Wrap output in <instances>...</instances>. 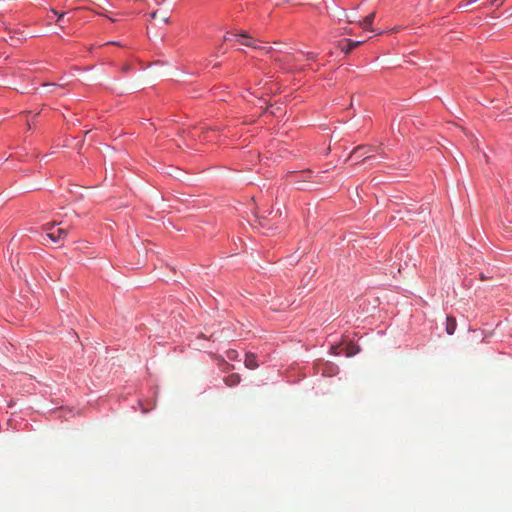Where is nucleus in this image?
I'll return each mask as SVG.
<instances>
[{"mask_svg": "<svg viewBox=\"0 0 512 512\" xmlns=\"http://www.w3.org/2000/svg\"><path fill=\"white\" fill-rule=\"evenodd\" d=\"M267 52H269L271 50V47H268V48H264Z\"/></svg>", "mask_w": 512, "mask_h": 512, "instance_id": "20", "label": "nucleus"}, {"mask_svg": "<svg viewBox=\"0 0 512 512\" xmlns=\"http://www.w3.org/2000/svg\"><path fill=\"white\" fill-rule=\"evenodd\" d=\"M331 350H332V353H334V354H336V355L340 353V352L338 351V350H339V347H338V346H332V347H331Z\"/></svg>", "mask_w": 512, "mask_h": 512, "instance_id": "12", "label": "nucleus"}, {"mask_svg": "<svg viewBox=\"0 0 512 512\" xmlns=\"http://www.w3.org/2000/svg\"><path fill=\"white\" fill-rule=\"evenodd\" d=\"M477 0H469L465 4L461 5L463 8L469 7L472 3H475Z\"/></svg>", "mask_w": 512, "mask_h": 512, "instance_id": "11", "label": "nucleus"}, {"mask_svg": "<svg viewBox=\"0 0 512 512\" xmlns=\"http://www.w3.org/2000/svg\"><path fill=\"white\" fill-rule=\"evenodd\" d=\"M364 41H353V40H347L348 47L347 49H343L345 53H349L354 48L358 47L360 44H362Z\"/></svg>", "mask_w": 512, "mask_h": 512, "instance_id": "7", "label": "nucleus"}, {"mask_svg": "<svg viewBox=\"0 0 512 512\" xmlns=\"http://www.w3.org/2000/svg\"><path fill=\"white\" fill-rule=\"evenodd\" d=\"M344 32L346 34H352V30L350 28H344Z\"/></svg>", "mask_w": 512, "mask_h": 512, "instance_id": "17", "label": "nucleus"}, {"mask_svg": "<svg viewBox=\"0 0 512 512\" xmlns=\"http://www.w3.org/2000/svg\"><path fill=\"white\" fill-rule=\"evenodd\" d=\"M235 354H236V351H230V352L228 353V357H229L230 359H232V358H234V355H235Z\"/></svg>", "mask_w": 512, "mask_h": 512, "instance_id": "15", "label": "nucleus"}, {"mask_svg": "<svg viewBox=\"0 0 512 512\" xmlns=\"http://www.w3.org/2000/svg\"><path fill=\"white\" fill-rule=\"evenodd\" d=\"M359 352V349L358 348H355V346L351 345L349 346L347 349H346V356H353L355 355L356 353Z\"/></svg>", "mask_w": 512, "mask_h": 512, "instance_id": "8", "label": "nucleus"}, {"mask_svg": "<svg viewBox=\"0 0 512 512\" xmlns=\"http://www.w3.org/2000/svg\"><path fill=\"white\" fill-rule=\"evenodd\" d=\"M158 15V12L157 11H154L151 13V18L155 19Z\"/></svg>", "mask_w": 512, "mask_h": 512, "instance_id": "16", "label": "nucleus"}, {"mask_svg": "<svg viewBox=\"0 0 512 512\" xmlns=\"http://www.w3.org/2000/svg\"><path fill=\"white\" fill-rule=\"evenodd\" d=\"M57 223L50 222L43 226V229L47 232V237L53 242L57 243L66 239L68 231L64 228H56Z\"/></svg>", "mask_w": 512, "mask_h": 512, "instance_id": "1", "label": "nucleus"}, {"mask_svg": "<svg viewBox=\"0 0 512 512\" xmlns=\"http://www.w3.org/2000/svg\"><path fill=\"white\" fill-rule=\"evenodd\" d=\"M224 40H225V41H229V40H231V38H230V36H229V33L224 37Z\"/></svg>", "mask_w": 512, "mask_h": 512, "instance_id": "19", "label": "nucleus"}, {"mask_svg": "<svg viewBox=\"0 0 512 512\" xmlns=\"http://www.w3.org/2000/svg\"><path fill=\"white\" fill-rule=\"evenodd\" d=\"M456 326H457L456 319L452 316H448L447 323H446V332L449 335L454 334V332L456 330Z\"/></svg>", "mask_w": 512, "mask_h": 512, "instance_id": "6", "label": "nucleus"}, {"mask_svg": "<svg viewBox=\"0 0 512 512\" xmlns=\"http://www.w3.org/2000/svg\"><path fill=\"white\" fill-rule=\"evenodd\" d=\"M239 36L243 38H250L247 33H241Z\"/></svg>", "mask_w": 512, "mask_h": 512, "instance_id": "18", "label": "nucleus"}, {"mask_svg": "<svg viewBox=\"0 0 512 512\" xmlns=\"http://www.w3.org/2000/svg\"><path fill=\"white\" fill-rule=\"evenodd\" d=\"M244 364L248 369H256L258 367L256 355H254L252 353H247L246 357H245Z\"/></svg>", "mask_w": 512, "mask_h": 512, "instance_id": "5", "label": "nucleus"}, {"mask_svg": "<svg viewBox=\"0 0 512 512\" xmlns=\"http://www.w3.org/2000/svg\"><path fill=\"white\" fill-rule=\"evenodd\" d=\"M372 151V148L368 147V146H358L356 147L350 157L351 158H358V157H362V156H365L368 152Z\"/></svg>", "mask_w": 512, "mask_h": 512, "instance_id": "3", "label": "nucleus"}, {"mask_svg": "<svg viewBox=\"0 0 512 512\" xmlns=\"http://www.w3.org/2000/svg\"><path fill=\"white\" fill-rule=\"evenodd\" d=\"M308 59H313V56L311 54H308Z\"/></svg>", "mask_w": 512, "mask_h": 512, "instance_id": "21", "label": "nucleus"}, {"mask_svg": "<svg viewBox=\"0 0 512 512\" xmlns=\"http://www.w3.org/2000/svg\"><path fill=\"white\" fill-rule=\"evenodd\" d=\"M50 11L57 15L58 19H57V23L59 24V26L62 28L63 26L60 24V22L63 21V18H64V15L65 13H58L55 9L51 8Z\"/></svg>", "mask_w": 512, "mask_h": 512, "instance_id": "9", "label": "nucleus"}, {"mask_svg": "<svg viewBox=\"0 0 512 512\" xmlns=\"http://www.w3.org/2000/svg\"><path fill=\"white\" fill-rule=\"evenodd\" d=\"M241 44L243 45H246V46H250V47H253V48H257L256 46H254L251 42H247V41H242Z\"/></svg>", "mask_w": 512, "mask_h": 512, "instance_id": "13", "label": "nucleus"}, {"mask_svg": "<svg viewBox=\"0 0 512 512\" xmlns=\"http://www.w3.org/2000/svg\"><path fill=\"white\" fill-rule=\"evenodd\" d=\"M376 13L372 12L366 16L362 21H358L357 24L365 30L373 31L372 24L375 19Z\"/></svg>", "mask_w": 512, "mask_h": 512, "instance_id": "2", "label": "nucleus"}, {"mask_svg": "<svg viewBox=\"0 0 512 512\" xmlns=\"http://www.w3.org/2000/svg\"><path fill=\"white\" fill-rule=\"evenodd\" d=\"M240 381H241L240 375L237 373L230 374L224 378L225 384L229 387H234V386L238 385L240 383Z\"/></svg>", "mask_w": 512, "mask_h": 512, "instance_id": "4", "label": "nucleus"}, {"mask_svg": "<svg viewBox=\"0 0 512 512\" xmlns=\"http://www.w3.org/2000/svg\"><path fill=\"white\" fill-rule=\"evenodd\" d=\"M504 1L505 0H492L490 2V6H494L495 5V6L499 7V6H501L504 3Z\"/></svg>", "mask_w": 512, "mask_h": 512, "instance_id": "10", "label": "nucleus"}, {"mask_svg": "<svg viewBox=\"0 0 512 512\" xmlns=\"http://www.w3.org/2000/svg\"><path fill=\"white\" fill-rule=\"evenodd\" d=\"M162 21H163L164 23H169V17H168V16H166V15L162 16Z\"/></svg>", "mask_w": 512, "mask_h": 512, "instance_id": "14", "label": "nucleus"}]
</instances>
